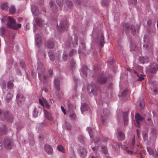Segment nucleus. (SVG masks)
Masks as SVG:
<instances>
[{
  "label": "nucleus",
  "instance_id": "f257e3e1",
  "mask_svg": "<svg viewBox=\"0 0 158 158\" xmlns=\"http://www.w3.org/2000/svg\"><path fill=\"white\" fill-rule=\"evenodd\" d=\"M8 20V22L6 24V26L7 27L11 28L15 30H17L19 28L21 27V25L20 24H18L16 25V22L15 19H13L12 17H4L1 19V22L2 23H5V20Z\"/></svg>",
  "mask_w": 158,
  "mask_h": 158
},
{
  "label": "nucleus",
  "instance_id": "f03ea898",
  "mask_svg": "<svg viewBox=\"0 0 158 158\" xmlns=\"http://www.w3.org/2000/svg\"><path fill=\"white\" fill-rule=\"evenodd\" d=\"M0 118L3 120L6 119V120L10 123L13 121V118L12 115L7 111L5 112L2 111L0 110Z\"/></svg>",
  "mask_w": 158,
  "mask_h": 158
},
{
  "label": "nucleus",
  "instance_id": "7ed1b4c3",
  "mask_svg": "<svg viewBox=\"0 0 158 158\" xmlns=\"http://www.w3.org/2000/svg\"><path fill=\"white\" fill-rule=\"evenodd\" d=\"M38 70H40L39 71V76L40 79L44 82H46L47 81V77L45 75H44L43 72L44 71V68L43 65L40 64L37 68Z\"/></svg>",
  "mask_w": 158,
  "mask_h": 158
},
{
  "label": "nucleus",
  "instance_id": "20e7f679",
  "mask_svg": "<svg viewBox=\"0 0 158 158\" xmlns=\"http://www.w3.org/2000/svg\"><path fill=\"white\" fill-rule=\"evenodd\" d=\"M3 142L5 147L6 148L10 149L12 148L13 143L11 139L5 137L4 138Z\"/></svg>",
  "mask_w": 158,
  "mask_h": 158
},
{
  "label": "nucleus",
  "instance_id": "39448f33",
  "mask_svg": "<svg viewBox=\"0 0 158 158\" xmlns=\"http://www.w3.org/2000/svg\"><path fill=\"white\" fill-rule=\"evenodd\" d=\"M87 89L90 95H91V94L92 93L94 95H97V89L95 85L93 83H91L88 85Z\"/></svg>",
  "mask_w": 158,
  "mask_h": 158
},
{
  "label": "nucleus",
  "instance_id": "423d86ee",
  "mask_svg": "<svg viewBox=\"0 0 158 158\" xmlns=\"http://www.w3.org/2000/svg\"><path fill=\"white\" fill-rule=\"evenodd\" d=\"M144 44L143 47L146 49L149 50L151 49L152 45L150 43V39L148 35H145L144 37Z\"/></svg>",
  "mask_w": 158,
  "mask_h": 158
},
{
  "label": "nucleus",
  "instance_id": "0eeeda50",
  "mask_svg": "<svg viewBox=\"0 0 158 158\" xmlns=\"http://www.w3.org/2000/svg\"><path fill=\"white\" fill-rule=\"evenodd\" d=\"M110 115V111L106 109H104L103 110V113L101 115V120L103 124L105 120L108 118Z\"/></svg>",
  "mask_w": 158,
  "mask_h": 158
},
{
  "label": "nucleus",
  "instance_id": "6e6552de",
  "mask_svg": "<svg viewBox=\"0 0 158 158\" xmlns=\"http://www.w3.org/2000/svg\"><path fill=\"white\" fill-rule=\"evenodd\" d=\"M68 27V24L67 22L61 23L57 29L59 31L63 32L67 30V28Z\"/></svg>",
  "mask_w": 158,
  "mask_h": 158
},
{
  "label": "nucleus",
  "instance_id": "1a4fd4ad",
  "mask_svg": "<svg viewBox=\"0 0 158 158\" xmlns=\"http://www.w3.org/2000/svg\"><path fill=\"white\" fill-rule=\"evenodd\" d=\"M44 149L48 155H52L53 153V150L52 146L48 144H46L44 145Z\"/></svg>",
  "mask_w": 158,
  "mask_h": 158
},
{
  "label": "nucleus",
  "instance_id": "9d476101",
  "mask_svg": "<svg viewBox=\"0 0 158 158\" xmlns=\"http://www.w3.org/2000/svg\"><path fill=\"white\" fill-rule=\"evenodd\" d=\"M135 118L136 120V126L139 127L141 125L139 122H142L143 119V118L140 116L139 113L136 114Z\"/></svg>",
  "mask_w": 158,
  "mask_h": 158
},
{
  "label": "nucleus",
  "instance_id": "9b49d317",
  "mask_svg": "<svg viewBox=\"0 0 158 158\" xmlns=\"http://www.w3.org/2000/svg\"><path fill=\"white\" fill-rule=\"evenodd\" d=\"M129 71L131 73H134V74H135L137 75V77L139 78L137 79L138 81H141L143 80L144 79L143 77V76H144L142 74H140V75L135 70H131L129 69Z\"/></svg>",
  "mask_w": 158,
  "mask_h": 158
},
{
  "label": "nucleus",
  "instance_id": "f8f14e48",
  "mask_svg": "<svg viewBox=\"0 0 158 158\" xmlns=\"http://www.w3.org/2000/svg\"><path fill=\"white\" fill-rule=\"evenodd\" d=\"M150 71L151 73H155L158 70V65L155 63H153L150 66Z\"/></svg>",
  "mask_w": 158,
  "mask_h": 158
},
{
  "label": "nucleus",
  "instance_id": "ddd939ff",
  "mask_svg": "<svg viewBox=\"0 0 158 158\" xmlns=\"http://www.w3.org/2000/svg\"><path fill=\"white\" fill-rule=\"evenodd\" d=\"M16 99L19 104L25 100V98L21 93H19L16 96Z\"/></svg>",
  "mask_w": 158,
  "mask_h": 158
},
{
  "label": "nucleus",
  "instance_id": "4468645a",
  "mask_svg": "<svg viewBox=\"0 0 158 158\" xmlns=\"http://www.w3.org/2000/svg\"><path fill=\"white\" fill-rule=\"evenodd\" d=\"M45 44L46 47L49 48H52L54 46V43L52 40H48Z\"/></svg>",
  "mask_w": 158,
  "mask_h": 158
},
{
  "label": "nucleus",
  "instance_id": "2eb2a0df",
  "mask_svg": "<svg viewBox=\"0 0 158 158\" xmlns=\"http://www.w3.org/2000/svg\"><path fill=\"white\" fill-rule=\"evenodd\" d=\"M135 137H134L131 141V144L130 146V149L135 150H136L137 149V146L135 145Z\"/></svg>",
  "mask_w": 158,
  "mask_h": 158
},
{
  "label": "nucleus",
  "instance_id": "dca6fc26",
  "mask_svg": "<svg viewBox=\"0 0 158 158\" xmlns=\"http://www.w3.org/2000/svg\"><path fill=\"white\" fill-rule=\"evenodd\" d=\"M98 82L101 84L106 83L107 81V78L103 76H100L98 80Z\"/></svg>",
  "mask_w": 158,
  "mask_h": 158
},
{
  "label": "nucleus",
  "instance_id": "f3484780",
  "mask_svg": "<svg viewBox=\"0 0 158 158\" xmlns=\"http://www.w3.org/2000/svg\"><path fill=\"white\" fill-rule=\"evenodd\" d=\"M35 42L36 45L39 46L42 44L40 37L38 34H36L35 36Z\"/></svg>",
  "mask_w": 158,
  "mask_h": 158
},
{
  "label": "nucleus",
  "instance_id": "a211bd4d",
  "mask_svg": "<svg viewBox=\"0 0 158 158\" xmlns=\"http://www.w3.org/2000/svg\"><path fill=\"white\" fill-rule=\"evenodd\" d=\"M118 137L119 140H123L125 139V137L123 132L121 131H119L118 134Z\"/></svg>",
  "mask_w": 158,
  "mask_h": 158
},
{
  "label": "nucleus",
  "instance_id": "6ab92c4d",
  "mask_svg": "<svg viewBox=\"0 0 158 158\" xmlns=\"http://www.w3.org/2000/svg\"><path fill=\"white\" fill-rule=\"evenodd\" d=\"M31 11L34 15H38L39 10L38 7L36 6L32 5L31 6Z\"/></svg>",
  "mask_w": 158,
  "mask_h": 158
},
{
  "label": "nucleus",
  "instance_id": "aec40b11",
  "mask_svg": "<svg viewBox=\"0 0 158 158\" xmlns=\"http://www.w3.org/2000/svg\"><path fill=\"white\" fill-rule=\"evenodd\" d=\"M51 7L52 9V11L54 13H56L58 11V9L56 5L54 4V3L52 2L50 3Z\"/></svg>",
  "mask_w": 158,
  "mask_h": 158
},
{
  "label": "nucleus",
  "instance_id": "412c9836",
  "mask_svg": "<svg viewBox=\"0 0 158 158\" xmlns=\"http://www.w3.org/2000/svg\"><path fill=\"white\" fill-rule=\"evenodd\" d=\"M54 82L55 86L57 91H59L60 90V83L58 79L57 78L55 79L54 80Z\"/></svg>",
  "mask_w": 158,
  "mask_h": 158
},
{
  "label": "nucleus",
  "instance_id": "4be33fe9",
  "mask_svg": "<svg viewBox=\"0 0 158 158\" xmlns=\"http://www.w3.org/2000/svg\"><path fill=\"white\" fill-rule=\"evenodd\" d=\"M44 114L46 118L49 120L52 121L53 120V118L51 115L47 110H44Z\"/></svg>",
  "mask_w": 158,
  "mask_h": 158
},
{
  "label": "nucleus",
  "instance_id": "5701e85b",
  "mask_svg": "<svg viewBox=\"0 0 158 158\" xmlns=\"http://www.w3.org/2000/svg\"><path fill=\"white\" fill-rule=\"evenodd\" d=\"M87 67L86 65H84L81 69V72L83 75L86 77L87 76Z\"/></svg>",
  "mask_w": 158,
  "mask_h": 158
},
{
  "label": "nucleus",
  "instance_id": "b1692460",
  "mask_svg": "<svg viewBox=\"0 0 158 158\" xmlns=\"http://www.w3.org/2000/svg\"><path fill=\"white\" fill-rule=\"evenodd\" d=\"M123 121L125 124H127L128 121V114L127 112H124L123 113Z\"/></svg>",
  "mask_w": 158,
  "mask_h": 158
},
{
  "label": "nucleus",
  "instance_id": "393cba45",
  "mask_svg": "<svg viewBox=\"0 0 158 158\" xmlns=\"http://www.w3.org/2000/svg\"><path fill=\"white\" fill-rule=\"evenodd\" d=\"M13 93L12 92L10 91L8 92L6 96V99L8 101L11 99L13 97Z\"/></svg>",
  "mask_w": 158,
  "mask_h": 158
},
{
  "label": "nucleus",
  "instance_id": "a878e982",
  "mask_svg": "<svg viewBox=\"0 0 158 158\" xmlns=\"http://www.w3.org/2000/svg\"><path fill=\"white\" fill-rule=\"evenodd\" d=\"M87 109L88 106L86 104L84 103L82 104L81 107V111L82 114H83L84 111L87 110Z\"/></svg>",
  "mask_w": 158,
  "mask_h": 158
},
{
  "label": "nucleus",
  "instance_id": "bb28decb",
  "mask_svg": "<svg viewBox=\"0 0 158 158\" xmlns=\"http://www.w3.org/2000/svg\"><path fill=\"white\" fill-rule=\"evenodd\" d=\"M1 7L3 10L7 11L8 8L7 3L6 2L2 3L1 5Z\"/></svg>",
  "mask_w": 158,
  "mask_h": 158
},
{
  "label": "nucleus",
  "instance_id": "cd10ccee",
  "mask_svg": "<svg viewBox=\"0 0 158 158\" xmlns=\"http://www.w3.org/2000/svg\"><path fill=\"white\" fill-rule=\"evenodd\" d=\"M104 44V37L103 35H101L100 39V44L101 48H102Z\"/></svg>",
  "mask_w": 158,
  "mask_h": 158
},
{
  "label": "nucleus",
  "instance_id": "c85d7f7f",
  "mask_svg": "<svg viewBox=\"0 0 158 158\" xmlns=\"http://www.w3.org/2000/svg\"><path fill=\"white\" fill-rule=\"evenodd\" d=\"M35 21L37 25L40 26L41 27L42 25V20L40 18H37L35 19Z\"/></svg>",
  "mask_w": 158,
  "mask_h": 158
},
{
  "label": "nucleus",
  "instance_id": "c756f323",
  "mask_svg": "<svg viewBox=\"0 0 158 158\" xmlns=\"http://www.w3.org/2000/svg\"><path fill=\"white\" fill-rule=\"evenodd\" d=\"M15 8L14 6H11L9 7V12L10 14H13L15 13Z\"/></svg>",
  "mask_w": 158,
  "mask_h": 158
},
{
  "label": "nucleus",
  "instance_id": "7c9ffc66",
  "mask_svg": "<svg viewBox=\"0 0 158 158\" xmlns=\"http://www.w3.org/2000/svg\"><path fill=\"white\" fill-rule=\"evenodd\" d=\"M57 149L59 151L63 153H64V148L62 145H58L57 147Z\"/></svg>",
  "mask_w": 158,
  "mask_h": 158
},
{
  "label": "nucleus",
  "instance_id": "2f4dec72",
  "mask_svg": "<svg viewBox=\"0 0 158 158\" xmlns=\"http://www.w3.org/2000/svg\"><path fill=\"white\" fill-rule=\"evenodd\" d=\"M146 124L150 126L153 125V123L151 119L150 118H147L145 120Z\"/></svg>",
  "mask_w": 158,
  "mask_h": 158
},
{
  "label": "nucleus",
  "instance_id": "473e14b6",
  "mask_svg": "<svg viewBox=\"0 0 158 158\" xmlns=\"http://www.w3.org/2000/svg\"><path fill=\"white\" fill-rule=\"evenodd\" d=\"M124 29L126 33L129 32V25L128 23H126L124 26Z\"/></svg>",
  "mask_w": 158,
  "mask_h": 158
},
{
  "label": "nucleus",
  "instance_id": "72a5a7b5",
  "mask_svg": "<svg viewBox=\"0 0 158 158\" xmlns=\"http://www.w3.org/2000/svg\"><path fill=\"white\" fill-rule=\"evenodd\" d=\"M79 152L80 153L84 155H85L87 153L85 149L84 148H81L79 149Z\"/></svg>",
  "mask_w": 158,
  "mask_h": 158
},
{
  "label": "nucleus",
  "instance_id": "f704fd0d",
  "mask_svg": "<svg viewBox=\"0 0 158 158\" xmlns=\"http://www.w3.org/2000/svg\"><path fill=\"white\" fill-rule=\"evenodd\" d=\"M49 55L50 58V60L52 61H53L54 60L55 56L54 55V53L52 52H49Z\"/></svg>",
  "mask_w": 158,
  "mask_h": 158
},
{
  "label": "nucleus",
  "instance_id": "c9c22d12",
  "mask_svg": "<svg viewBox=\"0 0 158 158\" xmlns=\"http://www.w3.org/2000/svg\"><path fill=\"white\" fill-rule=\"evenodd\" d=\"M101 149L102 152L105 154H106L107 153L108 151L106 148L104 146H102L101 147Z\"/></svg>",
  "mask_w": 158,
  "mask_h": 158
},
{
  "label": "nucleus",
  "instance_id": "e433bc0d",
  "mask_svg": "<svg viewBox=\"0 0 158 158\" xmlns=\"http://www.w3.org/2000/svg\"><path fill=\"white\" fill-rule=\"evenodd\" d=\"M78 41V38L77 37H75L73 42V47H75L77 45V42Z\"/></svg>",
  "mask_w": 158,
  "mask_h": 158
},
{
  "label": "nucleus",
  "instance_id": "4c0bfd02",
  "mask_svg": "<svg viewBox=\"0 0 158 158\" xmlns=\"http://www.w3.org/2000/svg\"><path fill=\"white\" fill-rule=\"evenodd\" d=\"M5 31V28L2 27L0 29V35L2 36Z\"/></svg>",
  "mask_w": 158,
  "mask_h": 158
},
{
  "label": "nucleus",
  "instance_id": "58836bf2",
  "mask_svg": "<svg viewBox=\"0 0 158 158\" xmlns=\"http://www.w3.org/2000/svg\"><path fill=\"white\" fill-rule=\"evenodd\" d=\"M88 131L89 134L90 138H91L93 135V133L92 128L91 127H89L88 128Z\"/></svg>",
  "mask_w": 158,
  "mask_h": 158
},
{
  "label": "nucleus",
  "instance_id": "ea45409f",
  "mask_svg": "<svg viewBox=\"0 0 158 158\" xmlns=\"http://www.w3.org/2000/svg\"><path fill=\"white\" fill-rule=\"evenodd\" d=\"M147 150L149 153L152 155H153L154 154V152L153 149L150 148L148 147Z\"/></svg>",
  "mask_w": 158,
  "mask_h": 158
},
{
  "label": "nucleus",
  "instance_id": "a19ab883",
  "mask_svg": "<svg viewBox=\"0 0 158 158\" xmlns=\"http://www.w3.org/2000/svg\"><path fill=\"white\" fill-rule=\"evenodd\" d=\"M131 32L133 35H135V30L134 27L133 25H131L130 27Z\"/></svg>",
  "mask_w": 158,
  "mask_h": 158
},
{
  "label": "nucleus",
  "instance_id": "79ce46f5",
  "mask_svg": "<svg viewBox=\"0 0 158 158\" xmlns=\"http://www.w3.org/2000/svg\"><path fill=\"white\" fill-rule=\"evenodd\" d=\"M14 85L13 83L11 81H9L7 83V87L9 89H11Z\"/></svg>",
  "mask_w": 158,
  "mask_h": 158
},
{
  "label": "nucleus",
  "instance_id": "37998d69",
  "mask_svg": "<svg viewBox=\"0 0 158 158\" xmlns=\"http://www.w3.org/2000/svg\"><path fill=\"white\" fill-rule=\"evenodd\" d=\"M139 105L141 109H143L144 106V103L143 98L141 99L140 102H139Z\"/></svg>",
  "mask_w": 158,
  "mask_h": 158
},
{
  "label": "nucleus",
  "instance_id": "c03bdc74",
  "mask_svg": "<svg viewBox=\"0 0 158 158\" xmlns=\"http://www.w3.org/2000/svg\"><path fill=\"white\" fill-rule=\"evenodd\" d=\"M145 57L144 56H141L139 57V61L142 64H144L145 63V61L144 60Z\"/></svg>",
  "mask_w": 158,
  "mask_h": 158
},
{
  "label": "nucleus",
  "instance_id": "a18cd8bd",
  "mask_svg": "<svg viewBox=\"0 0 158 158\" xmlns=\"http://www.w3.org/2000/svg\"><path fill=\"white\" fill-rule=\"evenodd\" d=\"M3 128H2L1 129H0V132L2 131V134H4L6 129V125H3Z\"/></svg>",
  "mask_w": 158,
  "mask_h": 158
},
{
  "label": "nucleus",
  "instance_id": "49530a36",
  "mask_svg": "<svg viewBox=\"0 0 158 158\" xmlns=\"http://www.w3.org/2000/svg\"><path fill=\"white\" fill-rule=\"evenodd\" d=\"M44 106H45L47 108H49L50 106L49 105L48 102L44 99Z\"/></svg>",
  "mask_w": 158,
  "mask_h": 158
},
{
  "label": "nucleus",
  "instance_id": "de8ad7c7",
  "mask_svg": "<svg viewBox=\"0 0 158 158\" xmlns=\"http://www.w3.org/2000/svg\"><path fill=\"white\" fill-rule=\"evenodd\" d=\"M128 91V90L127 89L124 90L122 93L121 96L123 97H125V96L127 94Z\"/></svg>",
  "mask_w": 158,
  "mask_h": 158
},
{
  "label": "nucleus",
  "instance_id": "09e8293b",
  "mask_svg": "<svg viewBox=\"0 0 158 158\" xmlns=\"http://www.w3.org/2000/svg\"><path fill=\"white\" fill-rule=\"evenodd\" d=\"M75 61L73 60H71L70 62V64L71 67L72 68H73L74 67H75Z\"/></svg>",
  "mask_w": 158,
  "mask_h": 158
},
{
  "label": "nucleus",
  "instance_id": "8fccbe9b",
  "mask_svg": "<svg viewBox=\"0 0 158 158\" xmlns=\"http://www.w3.org/2000/svg\"><path fill=\"white\" fill-rule=\"evenodd\" d=\"M68 6L69 8H71L72 7L73 3L70 1H68L67 3Z\"/></svg>",
  "mask_w": 158,
  "mask_h": 158
},
{
  "label": "nucleus",
  "instance_id": "3c124183",
  "mask_svg": "<svg viewBox=\"0 0 158 158\" xmlns=\"http://www.w3.org/2000/svg\"><path fill=\"white\" fill-rule=\"evenodd\" d=\"M33 116L34 117H36L37 116V112L36 108H35L33 113Z\"/></svg>",
  "mask_w": 158,
  "mask_h": 158
},
{
  "label": "nucleus",
  "instance_id": "603ef678",
  "mask_svg": "<svg viewBox=\"0 0 158 158\" xmlns=\"http://www.w3.org/2000/svg\"><path fill=\"white\" fill-rule=\"evenodd\" d=\"M110 59L108 60V62L110 64L112 65L114 63V61L112 58H111Z\"/></svg>",
  "mask_w": 158,
  "mask_h": 158
},
{
  "label": "nucleus",
  "instance_id": "864d4df0",
  "mask_svg": "<svg viewBox=\"0 0 158 158\" xmlns=\"http://www.w3.org/2000/svg\"><path fill=\"white\" fill-rule=\"evenodd\" d=\"M102 4L103 6H106L108 4V2H107L106 0H103Z\"/></svg>",
  "mask_w": 158,
  "mask_h": 158
},
{
  "label": "nucleus",
  "instance_id": "5fc2aeb1",
  "mask_svg": "<svg viewBox=\"0 0 158 158\" xmlns=\"http://www.w3.org/2000/svg\"><path fill=\"white\" fill-rule=\"evenodd\" d=\"M81 46L83 49H85V44L83 40L82 42H81Z\"/></svg>",
  "mask_w": 158,
  "mask_h": 158
},
{
  "label": "nucleus",
  "instance_id": "6e6d98bb",
  "mask_svg": "<svg viewBox=\"0 0 158 158\" xmlns=\"http://www.w3.org/2000/svg\"><path fill=\"white\" fill-rule=\"evenodd\" d=\"M138 69V70L139 72L143 73V67L140 66H138L137 67Z\"/></svg>",
  "mask_w": 158,
  "mask_h": 158
},
{
  "label": "nucleus",
  "instance_id": "4d7b16f0",
  "mask_svg": "<svg viewBox=\"0 0 158 158\" xmlns=\"http://www.w3.org/2000/svg\"><path fill=\"white\" fill-rule=\"evenodd\" d=\"M70 117L71 119H75V117H76L75 114L74 113L71 114H70Z\"/></svg>",
  "mask_w": 158,
  "mask_h": 158
},
{
  "label": "nucleus",
  "instance_id": "13d9d810",
  "mask_svg": "<svg viewBox=\"0 0 158 158\" xmlns=\"http://www.w3.org/2000/svg\"><path fill=\"white\" fill-rule=\"evenodd\" d=\"M67 59V55L66 53H64L63 56V59L64 60H65Z\"/></svg>",
  "mask_w": 158,
  "mask_h": 158
},
{
  "label": "nucleus",
  "instance_id": "bf43d9fd",
  "mask_svg": "<svg viewBox=\"0 0 158 158\" xmlns=\"http://www.w3.org/2000/svg\"><path fill=\"white\" fill-rule=\"evenodd\" d=\"M76 52V51L75 50L73 49L70 51L69 53V55L70 56H72Z\"/></svg>",
  "mask_w": 158,
  "mask_h": 158
},
{
  "label": "nucleus",
  "instance_id": "052dcab7",
  "mask_svg": "<svg viewBox=\"0 0 158 158\" xmlns=\"http://www.w3.org/2000/svg\"><path fill=\"white\" fill-rule=\"evenodd\" d=\"M144 57H145V59H144L145 60H144L145 61V63H147L149 62V59L148 57L146 56H145Z\"/></svg>",
  "mask_w": 158,
  "mask_h": 158
},
{
  "label": "nucleus",
  "instance_id": "680f3d73",
  "mask_svg": "<svg viewBox=\"0 0 158 158\" xmlns=\"http://www.w3.org/2000/svg\"><path fill=\"white\" fill-rule=\"evenodd\" d=\"M39 101L40 104L42 106H44V101H43L42 100H41V99L40 98L39 99Z\"/></svg>",
  "mask_w": 158,
  "mask_h": 158
},
{
  "label": "nucleus",
  "instance_id": "e2e57ef3",
  "mask_svg": "<svg viewBox=\"0 0 158 158\" xmlns=\"http://www.w3.org/2000/svg\"><path fill=\"white\" fill-rule=\"evenodd\" d=\"M61 110L63 112L64 114L65 115L66 114V110L63 106H61Z\"/></svg>",
  "mask_w": 158,
  "mask_h": 158
},
{
  "label": "nucleus",
  "instance_id": "0e129e2a",
  "mask_svg": "<svg viewBox=\"0 0 158 158\" xmlns=\"http://www.w3.org/2000/svg\"><path fill=\"white\" fill-rule=\"evenodd\" d=\"M121 148L126 150V151H127V150L128 149L125 146L123 145H121Z\"/></svg>",
  "mask_w": 158,
  "mask_h": 158
},
{
  "label": "nucleus",
  "instance_id": "69168bd1",
  "mask_svg": "<svg viewBox=\"0 0 158 158\" xmlns=\"http://www.w3.org/2000/svg\"><path fill=\"white\" fill-rule=\"evenodd\" d=\"M143 138L144 139H146L147 138V134L146 133H143Z\"/></svg>",
  "mask_w": 158,
  "mask_h": 158
},
{
  "label": "nucleus",
  "instance_id": "338daca9",
  "mask_svg": "<svg viewBox=\"0 0 158 158\" xmlns=\"http://www.w3.org/2000/svg\"><path fill=\"white\" fill-rule=\"evenodd\" d=\"M48 73H49V76L50 77H51L52 75V73H53L52 71V70H49L48 72Z\"/></svg>",
  "mask_w": 158,
  "mask_h": 158
},
{
  "label": "nucleus",
  "instance_id": "774afa93",
  "mask_svg": "<svg viewBox=\"0 0 158 158\" xmlns=\"http://www.w3.org/2000/svg\"><path fill=\"white\" fill-rule=\"evenodd\" d=\"M126 152L128 154H130L131 155L133 153V152L132 151L129 150H128L126 151Z\"/></svg>",
  "mask_w": 158,
  "mask_h": 158
}]
</instances>
